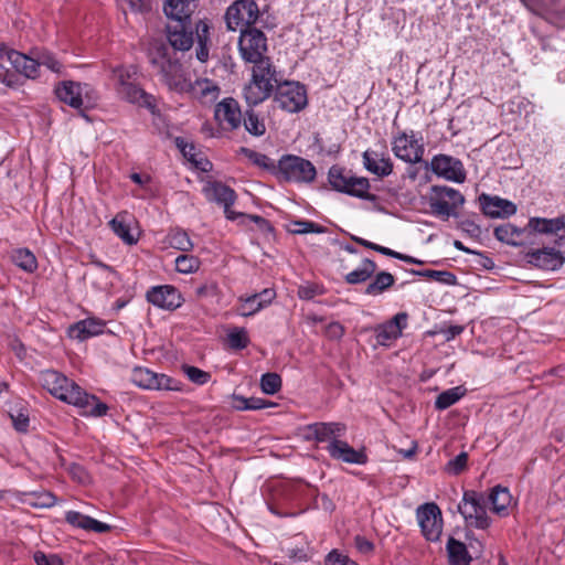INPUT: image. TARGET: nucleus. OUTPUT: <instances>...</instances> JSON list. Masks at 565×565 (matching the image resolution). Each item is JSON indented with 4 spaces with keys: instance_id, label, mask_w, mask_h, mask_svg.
I'll use <instances>...</instances> for the list:
<instances>
[{
    "instance_id": "f257e3e1",
    "label": "nucleus",
    "mask_w": 565,
    "mask_h": 565,
    "mask_svg": "<svg viewBox=\"0 0 565 565\" xmlns=\"http://www.w3.org/2000/svg\"><path fill=\"white\" fill-rule=\"evenodd\" d=\"M40 382L56 398L81 408L84 416L102 417L107 414L108 406L105 403L57 371H43Z\"/></svg>"
},
{
    "instance_id": "f03ea898",
    "label": "nucleus",
    "mask_w": 565,
    "mask_h": 565,
    "mask_svg": "<svg viewBox=\"0 0 565 565\" xmlns=\"http://www.w3.org/2000/svg\"><path fill=\"white\" fill-rule=\"evenodd\" d=\"M111 79L119 99L148 109L154 114L156 98L138 84V71L134 65H118L111 68Z\"/></svg>"
},
{
    "instance_id": "7ed1b4c3",
    "label": "nucleus",
    "mask_w": 565,
    "mask_h": 565,
    "mask_svg": "<svg viewBox=\"0 0 565 565\" xmlns=\"http://www.w3.org/2000/svg\"><path fill=\"white\" fill-rule=\"evenodd\" d=\"M277 85V71L273 62L253 65L252 77L244 86L243 96L248 106L254 107L269 98Z\"/></svg>"
},
{
    "instance_id": "20e7f679",
    "label": "nucleus",
    "mask_w": 565,
    "mask_h": 565,
    "mask_svg": "<svg viewBox=\"0 0 565 565\" xmlns=\"http://www.w3.org/2000/svg\"><path fill=\"white\" fill-rule=\"evenodd\" d=\"M238 52L245 63L253 65L270 63L267 55L268 43L266 34L257 28H245L238 38Z\"/></svg>"
},
{
    "instance_id": "39448f33",
    "label": "nucleus",
    "mask_w": 565,
    "mask_h": 565,
    "mask_svg": "<svg viewBox=\"0 0 565 565\" xmlns=\"http://www.w3.org/2000/svg\"><path fill=\"white\" fill-rule=\"evenodd\" d=\"M203 192L207 200L213 201L223 206L224 214L227 220L235 221L238 217H243L252 220L260 227L268 226V222L262 216L246 215L244 213L235 212L231 209V206L236 201V193L228 185L217 181L209 182L204 186Z\"/></svg>"
},
{
    "instance_id": "423d86ee",
    "label": "nucleus",
    "mask_w": 565,
    "mask_h": 565,
    "mask_svg": "<svg viewBox=\"0 0 565 565\" xmlns=\"http://www.w3.org/2000/svg\"><path fill=\"white\" fill-rule=\"evenodd\" d=\"M458 510L468 526L486 530L491 524V520L488 516L486 509L484 495L482 493L473 490L465 491L462 500L458 505Z\"/></svg>"
},
{
    "instance_id": "0eeeda50",
    "label": "nucleus",
    "mask_w": 565,
    "mask_h": 565,
    "mask_svg": "<svg viewBox=\"0 0 565 565\" xmlns=\"http://www.w3.org/2000/svg\"><path fill=\"white\" fill-rule=\"evenodd\" d=\"M278 174L287 182L310 183L316 179V168L311 161L294 156H282L278 161Z\"/></svg>"
},
{
    "instance_id": "6e6552de",
    "label": "nucleus",
    "mask_w": 565,
    "mask_h": 565,
    "mask_svg": "<svg viewBox=\"0 0 565 565\" xmlns=\"http://www.w3.org/2000/svg\"><path fill=\"white\" fill-rule=\"evenodd\" d=\"M159 52L163 57L160 63V75L163 84L169 90L184 95L190 87L191 78L177 58L166 57L167 47L161 45Z\"/></svg>"
},
{
    "instance_id": "1a4fd4ad",
    "label": "nucleus",
    "mask_w": 565,
    "mask_h": 565,
    "mask_svg": "<svg viewBox=\"0 0 565 565\" xmlns=\"http://www.w3.org/2000/svg\"><path fill=\"white\" fill-rule=\"evenodd\" d=\"M329 182L331 186L352 196L366 199L370 189V182L366 178L354 177L351 172L333 166L329 170Z\"/></svg>"
},
{
    "instance_id": "9d476101",
    "label": "nucleus",
    "mask_w": 565,
    "mask_h": 565,
    "mask_svg": "<svg viewBox=\"0 0 565 565\" xmlns=\"http://www.w3.org/2000/svg\"><path fill=\"white\" fill-rule=\"evenodd\" d=\"M274 102L288 113H298L308 104L307 89L298 82H284L277 85Z\"/></svg>"
},
{
    "instance_id": "9b49d317",
    "label": "nucleus",
    "mask_w": 565,
    "mask_h": 565,
    "mask_svg": "<svg viewBox=\"0 0 565 565\" xmlns=\"http://www.w3.org/2000/svg\"><path fill=\"white\" fill-rule=\"evenodd\" d=\"M392 151L396 158L415 164L423 161L425 147L422 138H417L414 131H402L393 138Z\"/></svg>"
},
{
    "instance_id": "f8f14e48",
    "label": "nucleus",
    "mask_w": 565,
    "mask_h": 565,
    "mask_svg": "<svg viewBox=\"0 0 565 565\" xmlns=\"http://www.w3.org/2000/svg\"><path fill=\"white\" fill-rule=\"evenodd\" d=\"M224 18L230 31H235L241 24L254 28L259 9L255 0H236L227 8Z\"/></svg>"
},
{
    "instance_id": "ddd939ff",
    "label": "nucleus",
    "mask_w": 565,
    "mask_h": 565,
    "mask_svg": "<svg viewBox=\"0 0 565 565\" xmlns=\"http://www.w3.org/2000/svg\"><path fill=\"white\" fill-rule=\"evenodd\" d=\"M435 196L430 198L429 206L433 214L448 218L455 214V210L465 203L463 195L449 186H433Z\"/></svg>"
},
{
    "instance_id": "4468645a",
    "label": "nucleus",
    "mask_w": 565,
    "mask_h": 565,
    "mask_svg": "<svg viewBox=\"0 0 565 565\" xmlns=\"http://www.w3.org/2000/svg\"><path fill=\"white\" fill-rule=\"evenodd\" d=\"M416 516L426 540L438 541L443 532V516L436 503H425L417 508Z\"/></svg>"
},
{
    "instance_id": "2eb2a0df",
    "label": "nucleus",
    "mask_w": 565,
    "mask_h": 565,
    "mask_svg": "<svg viewBox=\"0 0 565 565\" xmlns=\"http://www.w3.org/2000/svg\"><path fill=\"white\" fill-rule=\"evenodd\" d=\"M131 381L134 384L145 390H180V383L174 379L142 366H137L132 370Z\"/></svg>"
},
{
    "instance_id": "dca6fc26",
    "label": "nucleus",
    "mask_w": 565,
    "mask_h": 565,
    "mask_svg": "<svg viewBox=\"0 0 565 565\" xmlns=\"http://www.w3.org/2000/svg\"><path fill=\"white\" fill-rule=\"evenodd\" d=\"M429 166L436 175L447 181L462 183L466 180V169L458 158L444 153L436 154Z\"/></svg>"
},
{
    "instance_id": "f3484780",
    "label": "nucleus",
    "mask_w": 565,
    "mask_h": 565,
    "mask_svg": "<svg viewBox=\"0 0 565 565\" xmlns=\"http://www.w3.org/2000/svg\"><path fill=\"white\" fill-rule=\"evenodd\" d=\"M530 11L565 25V0H520Z\"/></svg>"
},
{
    "instance_id": "a211bd4d",
    "label": "nucleus",
    "mask_w": 565,
    "mask_h": 565,
    "mask_svg": "<svg viewBox=\"0 0 565 565\" xmlns=\"http://www.w3.org/2000/svg\"><path fill=\"white\" fill-rule=\"evenodd\" d=\"M168 43L174 51H189L194 44L191 22H169L166 26Z\"/></svg>"
},
{
    "instance_id": "6ab92c4d",
    "label": "nucleus",
    "mask_w": 565,
    "mask_h": 565,
    "mask_svg": "<svg viewBox=\"0 0 565 565\" xmlns=\"http://www.w3.org/2000/svg\"><path fill=\"white\" fill-rule=\"evenodd\" d=\"M276 298V291L273 288H265L259 292L249 296L238 297L237 312L243 317H250L260 310L267 308Z\"/></svg>"
},
{
    "instance_id": "aec40b11",
    "label": "nucleus",
    "mask_w": 565,
    "mask_h": 565,
    "mask_svg": "<svg viewBox=\"0 0 565 565\" xmlns=\"http://www.w3.org/2000/svg\"><path fill=\"white\" fill-rule=\"evenodd\" d=\"M1 51V63L4 65V61L9 62L10 65L20 74L28 78H35L39 75L36 70L35 56H29L20 53L15 50L9 49L6 45H0Z\"/></svg>"
},
{
    "instance_id": "412c9836",
    "label": "nucleus",
    "mask_w": 565,
    "mask_h": 565,
    "mask_svg": "<svg viewBox=\"0 0 565 565\" xmlns=\"http://www.w3.org/2000/svg\"><path fill=\"white\" fill-rule=\"evenodd\" d=\"M215 119L226 130H235L242 125V110L236 99L224 98L215 107Z\"/></svg>"
},
{
    "instance_id": "4be33fe9",
    "label": "nucleus",
    "mask_w": 565,
    "mask_h": 565,
    "mask_svg": "<svg viewBox=\"0 0 565 565\" xmlns=\"http://www.w3.org/2000/svg\"><path fill=\"white\" fill-rule=\"evenodd\" d=\"M92 90L88 84L65 81L55 87L56 97L68 106L79 109L83 106V96L88 97Z\"/></svg>"
},
{
    "instance_id": "5701e85b",
    "label": "nucleus",
    "mask_w": 565,
    "mask_h": 565,
    "mask_svg": "<svg viewBox=\"0 0 565 565\" xmlns=\"http://www.w3.org/2000/svg\"><path fill=\"white\" fill-rule=\"evenodd\" d=\"M407 313L399 312L390 321L375 328L376 344L382 347L391 345L397 338L402 335L403 329L407 326Z\"/></svg>"
},
{
    "instance_id": "b1692460",
    "label": "nucleus",
    "mask_w": 565,
    "mask_h": 565,
    "mask_svg": "<svg viewBox=\"0 0 565 565\" xmlns=\"http://www.w3.org/2000/svg\"><path fill=\"white\" fill-rule=\"evenodd\" d=\"M147 300L153 306L166 310H174L183 302L179 290L169 285L152 287L147 292Z\"/></svg>"
},
{
    "instance_id": "393cba45",
    "label": "nucleus",
    "mask_w": 565,
    "mask_h": 565,
    "mask_svg": "<svg viewBox=\"0 0 565 565\" xmlns=\"http://www.w3.org/2000/svg\"><path fill=\"white\" fill-rule=\"evenodd\" d=\"M324 449L332 459L340 460L345 463L364 465L367 461V456L364 451L354 449L347 441L340 438L326 445Z\"/></svg>"
},
{
    "instance_id": "a878e982",
    "label": "nucleus",
    "mask_w": 565,
    "mask_h": 565,
    "mask_svg": "<svg viewBox=\"0 0 565 565\" xmlns=\"http://www.w3.org/2000/svg\"><path fill=\"white\" fill-rule=\"evenodd\" d=\"M106 321L97 317H88L71 324L67 334L71 339L85 341L104 333Z\"/></svg>"
},
{
    "instance_id": "bb28decb",
    "label": "nucleus",
    "mask_w": 565,
    "mask_h": 565,
    "mask_svg": "<svg viewBox=\"0 0 565 565\" xmlns=\"http://www.w3.org/2000/svg\"><path fill=\"white\" fill-rule=\"evenodd\" d=\"M307 438L318 443L330 444L341 438L345 433V426L340 423H315L307 426Z\"/></svg>"
},
{
    "instance_id": "cd10ccee",
    "label": "nucleus",
    "mask_w": 565,
    "mask_h": 565,
    "mask_svg": "<svg viewBox=\"0 0 565 565\" xmlns=\"http://www.w3.org/2000/svg\"><path fill=\"white\" fill-rule=\"evenodd\" d=\"M479 202L482 212L490 217H505L516 212L514 203L498 196H490L486 193L479 196Z\"/></svg>"
},
{
    "instance_id": "c85d7f7f",
    "label": "nucleus",
    "mask_w": 565,
    "mask_h": 565,
    "mask_svg": "<svg viewBox=\"0 0 565 565\" xmlns=\"http://www.w3.org/2000/svg\"><path fill=\"white\" fill-rule=\"evenodd\" d=\"M526 257L530 264L544 270H555L564 263L563 255L551 247L531 250Z\"/></svg>"
},
{
    "instance_id": "c756f323",
    "label": "nucleus",
    "mask_w": 565,
    "mask_h": 565,
    "mask_svg": "<svg viewBox=\"0 0 565 565\" xmlns=\"http://www.w3.org/2000/svg\"><path fill=\"white\" fill-rule=\"evenodd\" d=\"M196 0H166L163 11L170 22H191Z\"/></svg>"
},
{
    "instance_id": "7c9ffc66",
    "label": "nucleus",
    "mask_w": 565,
    "mask_h": 565,
    "mask_svg": "<svg viewBox=\"0 0 565 565\" xmlns=\"http://www.w3.org/2000/svg\"><path fill=\"white\" fill-rule=\"evenodd\" d=\"M362 157L364 168L372 174L384 178L393 172V161L385 153L365 150Z\"/></svg>"
},
{
    "instance_id": "2f4dec72",
    "label": "nucleus",
    "mask_w": 565,
    "mask_h": 565,
    "mask_svg": "<svg viewBox=\"0 0 565 565\" xmlns=\"http://www.w3.org/2000/svg\"><path fill=\"white\" fill-rule=\"evenodd\" d=\"M185 95L198 99L202 104H210L217 99L220 87L209 78H198L191 82Z\"/></svg>"
},
{
    "instance_id": "473e14b6",
    "label": "nucleus",
    "mask_w": 565,
    "mask_h": 565,
    "mask_svg": "<svg viewBox=\"0 0 565 565\" xmlns=\"http://www.w3.org/2000/svg\"><path fill=\"white\" fill-rule=\"evenodd\" d=\"M65 520L68 524L74 527H78L85 531H93L97 533H105L110 530V525L95 520L88 515L82 514L77 511H68L65 514Z\"/></svg>"
},
{
    "instance_id": "72a5a7b5",
    "label": "nucleus",
    "mask_w": 565,
    "mask_h": 565,
    "mask_svg": "<svg viewBox=\"0 0 565 565\" xmlns=\"http://www.w3.org/2000/svg\"><path fill=\"white\" fill-rule=\"evenodd\" d=\"M134 217L126 211L119 212L110 222L113 232L125 243L131 245L137 243V237L131 233L130 225Z\"/></svg>"
},
{
    "instance_id": "f704fd0d",
    "label": "nucleus",
    "mask_w": 565,
    "mask_h": 565,
    "mask_svg": "<svg viewBox=\"0 0 565 565\" xmlns=\"http://www.w3.org/2000/svg\"><path fill=\"white\" fill-rule=\"evenodd\" d=\"M489 501L494 513L507 515L512 502V495L508 488L495 486L489 494Z\"/></svg>"
},
{
    "instance_id": "c9c22d12",
    "label": "nucleus",
    "mask_w": 565,
    "mask_h": 565,
    "mask_svg": "<svg viewBox=\"0 0 565 565\" xmlns=\"http://www.w3.org/2000/svg\"><path fill=\"white\" fill-rule=\"evenodd\" d=\"M529 226L541 234H557L561 230L565 228V217L542 218L532 217L529 221Z\"/></svg>"
},
{
    "instance_id": "e433bc0d",
    "label": "nucleus",
    "mask_w": 565,
    "mask_h": 565,
    "mask_svg": "<svg viewBox=\"0 0 565 565\" xmlns=\"http://www.w3.org/2000/svg\"><path fill=\"white\" fill-rule=\"evenodd\" d=\"M376 264L370 258H364L361 263V265L348 273L344 276V280L349 285H358L367 281L372 278L373 274L376 270Z\"/></svg>"
},
{
    "instance_id": "4c0bfd02",
    "label": "nucleus",
    "mask_w": 565,
    "mask_h": 565,
    "mask_svg": "<svg viewBox=\"0 0 565 565\" xmlns=\"http://www.w3.org/2000/svg\"><path fill=\"white\" fill-rule=\"evenodd\" d=\"M196 43L195 49L196 58L204 63L209 60V42H210V26L204 21H199L195 25Z\"/></svg>"
},
{
    "instance_id": "58836bf2",
    "label": "nucleus",
    "mask_w": 565,
    "mask_h": 565,
    "mask_svg": "<svg viewBox=\"0 0 565 565\" xmlns=\"http://www.w3.org/2000/svg\"><path fill=\"white\" fill-rule=\"evenodd\" d=\"M446 547L450 565H469L471 557L462 542L449 537Z\"/></svg>"
},
{
    "instance_id": "ea45409f",
    "label": "nucleus",
    "mask_w": 565,
    "mask_h": 565,
    "mask_svg": "<svg viewBox=\"0 0 565 565\" xmlns=\"http://www.w3.org/2000/svg\"><path fill=\"white\" fill-rule=\"evenodd\" d=\"M395 282V278L392 274L387 271L377 273L373 279L366 286L364 294L369 296H380L384 291H386L390 287H392Z\"/></svg>"
},
{
    "instance_id": "a19ab883",
    "label": "nucleus",
    "mask_w": 565,
    "mask_h": 565,
    "mask_svg": "<svg viewBox=\"0 0 565 565\" xmlns=\"http://www.w3.org/2000/svg\"><path fill=\"white\" fill-rule=\"evenodd\" d=\"M10 258L15 266L26 273H33L38 268L36 257L28 248L13 249Z\"/></svg>"
},
{
    "instance_id": "79ce46f5",
    "label": "nucleus",
    "mask_w": 565,
    "mask_h": 565,
    "mask_svg": "<svg viewBox=\"0 0 565 565\" xmlns=\"http://www.w3.org/2000/svg\"><path fill=\"white\" fill-rule=\"evenodd\" d=\"M465 393L466 390L462 388V386H456L446 390L437 396L435 401V407L440 411L447 409L448 407L456 404L465 395Z\"/></svg>"
},
{
    "instance_id": "37998d69",
    "label": "nucleus",
    "mask_w": 565,
    "mask_h": 565,
    "mask_svg": "<svg viewBox=\"0 0 565 565\" xmlns=\"http://www.w3.org/2000/svg\"><path fill=\"white\" fill-rule=\"evenodd\" d=\"M167 243L172 248L189 252L193 248V243L189 237V234L181 228H173L167 235Z\"/></svg>"
},
{
    "instance_id": "c03bdc74",
    "label": "nucleus",
    "mask_w": 565,
    "mask_h": 565,
    "mask_svg": "<svg viewBox=\"0 0 565 565\" xmlns=\"http://www.w3.org/2000/svg\"><path fill=\"white\" fill-rule=\"evenodd\" d=\"M232 406L236 411H256V409H263L270 405V403H267L265 399L259 397H244L241 395L234 394Z\"/></svg>"
},
{
    "instance_id": "a18cd8bd",
    "label": "nucleus",
    "mask_w": 565,
    "mask_h": 565,
    "mask_svg": "<svg viewBox=\"0 0 565 565\" xmlns=\"http://www.w3.org/2000/svg\"><path fill=\"white\" fill-rule=\"evenodd\" d=\"M175 145L182 152L183 157L186 158L190 162H192L196 168L202 171H207V166H210L209 161L198 160L196 159V149L194 145L186 142L183 138L178 137L175 139Z\"/></svg>"
},
{
    "instance_id": "49530a36",
    "label": "nucleus",
    "mask_w": 565,
    "mask_h": 565,
    "mask_svg": "<svg viewBox=\"0 0 565 565\" xmlns=\"http://www.w3.org/2000/svg\"><path fill=\"white\" fill-rule=\"evenodd\" d=\"M245 129L253 136L260 137L266 132V125L263 119L253 110L248 109L245 111L244 119Z\"/></svg>"
},
{
    "instance_id": "de8ad7c7",
    "label": "nucleus",
    "mask_w": 565,
    "mask_h": 565,
    "mask_svg": "<svg viewBox=\"0 0 565 565\" xmlns=\"http://www.w3.org/2000/svg\"><path fill=\"white\" fill-rule=\"evenodd\" d=\"M521 231L510 223L499 225L494 228V237L509 245H518V238L521 236Z\"/></svg>"
},
{
    "instance_id": "09e8293b",
    "label": "nucleus",
    "mask_w": 565,
    "mask_h": 565,
    "mask_svg": "<svg viewBox=\"0 0 565 565\" xmlns=\"http://www.w3.org/2000/svg\"><path fill=\"white\" fill-rule=\"evenodd\" d=\"M416 275L425 277L429 280L437 281L443 285H455L457 281L456 276L448 270H434V269H425L414 271Z\"/></svg>"
},
{
    "instance_id": "8fccbe9b",
    "label": "nucleus",
    "mask_w": 565,
    "mask_h": 565,
    "mask_svg": "<svg viewBox=\"0 0 565 565\" xmlns=\"http://www.w3.org/2000/svg\"><path fill=\"white\" fill-rule=\"evenodd\" d=\"M228 345L234 350L245 349L249 344L247 331L244 328L234 327L227 333Z\"/></svg>"
},
{
    "instance_id": "3c124183",
    "label": "nucleus",
    "mask_w": 565,
    "mask_h": 565,
    "mask_svg": "<svg viewBox=\"0 0 565 565\" xmlns=\"http://www.w3.org/2000/svg\"><path fill=\"white\" fill-rule=\"evenodd\" d=\"M239 152L257 167H260V168H264L267 170H271L275 168L273 160L264 153L257 152L255 150H252V149L245 148V147H242L239 149Z\"/></svg>"
},
{
    "instance_id": "603ef678",
    "label": "nucleus",
    "mask_w": 565,
    "mask_h": 565,
    "mask_svg": "<svg viewBox=\"0 0 565 565\" xmlns=\"http://www.w3.org/2000/svg\"><path fill=\"white\" fill-rule=\"evenodd\" d=\"M36 61V70L39 71L40 66H45L50 71L54 73H60L62 70V64L47 51H36L33 52Z\"/></svg>"
},
{
    "instance_id": "864d4df0",
    "label": "nucleus",
    "mask_w": 565,
    "mask_h": 565,
    "mask_svg": "<svg viewBox=\"0 0 565 565\" xmlns=\"http://www.w3.org/2000/svg\"><path fill=\"white\" fill-rule=\"evenodd\" d=\"M124 12L146 14L152 10L151 0H117Z\"/></svg>"
},
{
    "instance_id": "5fc2aeb1",
    "label": "nucleus",
    "mask_w": 565,
    "mask_h": 565,
    "mask_svg": "<svg viewBox=\"0 0 565 565\" xmlns=\"http://www.w3.org/2000/svg\"><path fill=\"white\" fill-rule=\"evenodd\" d=\"M200 260L193 255H180L175 258V268L181 274H191L199 269Z\"/></svg>"
},
{
    "instance_id": "6e6d98bb",
    "label": "nucleus",
    "mask_w": 565,
    "mask_h": 565,
    "mask_svg": "<svg viewBox=\"0 0 565 565\" xmlns=\"http://www.w3.org/2000/svg\"><path fill=\"white\" fill-rule=\"evenodd\" d=\"M281 387V377L277 373H265L260 379V388L265 394H276Z\"/></svg>"
},
{
    "instance_id": "4d7b16f0",
    "label": "nucleus",
    "mask_w": 565,
    "mask_h": 565,
    "mask_svg": "<svg viewBox=\"0 0 565 565\" xmlns=\"http://www.w3.org/2000/svg\"><path fill=\"white\" fill-rule=\"evenodd\" d=\"M289 231L294 234L323 233L324 228L311 221H292Z\"/></svg>"
},
{
    "instance_id": "13d9d810",
    "label": "nucleus",
    "mask_w": 565,
    "mask_h": 565,
    "mask_svg": "<svg viewBox=\"0 0 565 565\" xmlns=\"http://www.w3.org/2000/svg\"><path fill=\"white\" fill-rule=\"evenodd\" d=\"M182 370L186 374V376L189 377V380L191 382L199 384V385H203V384L207 383V381L211 377V375L207 372L202 371L195 366L183 365Z\"/></svg>"
},
{
    "instance_id": "bf43d9fd",
    "label": "nucleus",
    "mask_w": 565,
    "mask_h": 565,
    "mask_svg": "<svg viewBox=\"0 0 565 565\" xmlns=\"http://www.w3.org/2000/svg\"><path fill=\"white\" fill-rule=\"evenodd\" d=\"M324 565H359L347 555L337 550H332L324 558Z\"/></svg>"
},
{
    "instance_id": "052dcab7",
    "label": "nucleus",
    "mask_w": 565,
    "mask_h": 565,
    "mask_svg": "<svg viewBox=\"0 0 565 565\" xmlns=\"http://www.w3.org/2000/svg\"><path fill=\"white\" fill-rule=\"evenodd\" d=\"M467 462H468V455L466 452H460L458 456H456L454 459H451L447 463L446 469L450 473L459 475L466 469Z\"/></svg>"
},
{
    "instance_id": "680f3d73",
    "label": "nucleus",
    "mask_w": 565,
    "mask_h": 565,
    "mask_svg": "<svg viewBox=\"0 0 565 565\" xmlns=\"http://www.w3.org/2000/svg\"><path fill=\"white\" fill-rule=\"evenodd\" d=\"M33 558L36 565H63L62 559L57 555H46L41 551H36Z\"/></svg>"
},
{
    "instance_id": "e2e57ef3",
    "label": "nucleus",
    "mask_w": 565,
    "mask_h": 565,
    "mask_svg": "<svg viewBox=\"0 0 565 565\" xmlns=\"http://www.w3.org/2000/svg\"><path fill=\"white\" fill-rule=\"evenodd\" d=\"M195 294L198 298H213L218 294V288L215 282H206L204 285L199 286L195 289Z\"/></svg>"
},
{
    "instance_id": "0e129e2a",
    "label": "nucleus",
    "mask_w": 565,
    "mask_h": 565,
    "mask_svg": "<svg viewBox=\"0 0 565 565\" xmlns=\"http://www.w3.org/2000/svg\"><path fill=\"white\" fill-rule=\"evenodd\" d=\"M9 347L20 360L26 356V349L18 338L10 339Z\"/></svg>"
},
{
    "instance_id": "69168bd1",
    "label": "nucleus",
    "mask_w": 565,
    "mask_h": 565,
    "mask_svg": "<svg viewBox=\"0 0 565 565\" xmlns=\"http://www.w3.org/2000/svg\"><path fill=\"white\" fill-rule=\"evenodd\" d=\"M344 333V328L339 322H331L327 327V335L330 339H340Z\"/></svg>"
},
{
    "instance_id": "338daca9",
    "label": "nucleus",
    "mask_w": 565,
    "mask_h": 565,
    "mask_svg": "<svg viewBox=\"0 0 565 565\" xmlns=\"http://www.w3.org/2000/svg\"><path fill=\"white\" fill-rule=\"evenodd\" d=\"M56 502V498L50 493L44 492L39 495L38 502H35V505L42 507V508H50L53 507Z\"/></svg>"
},
{
    "instance_id": "774afa93",
    "label": "nucleus",
    "mask_w": 565,
    "mask_h": 565,
    "mask_svg": "<svg viewBox=\"0 0 565 565\" xmlns=\"http://www.w3.org/2000/svg\"><path fill=\"white\" fill-rule=\"evenodd\" d=\"M355 546L361 553L364 554H367L373 551V544L363 536L355 537Z\"/></svg>"
}]
</instances>
